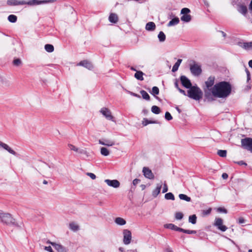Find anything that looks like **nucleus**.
<instances>
[{
    "label": "nucleus",
    "instance_id": "11",
    "mask_svg": "<svg viewBox=\"0 0 252 252\" xmlns=\"http://www.w3.org/2000/svg\"><path fill=\"white\" fill-rule=\"evenodd\" d=\"M124 234V243L128 245L130 243L131 239V233L130 231L127 229H125L123 231Z\"/></svg>",
    "mask_w": 252,
    "mask_h": 252
},
{
    "label": "nucleus",
    "instance_id": "8",
    "mask_svg": "<svg viewBox=\"0 0 252 252\" xmlns=\"http://www.w3.org/2000/svg\"><path fill=\"white\" fill-rule=\"evenodd\" d=\"M190 12V10L188 8H182L181 11V13L183 14V16L181 17V21L187 23L190 22L191 17L188 14Z\"/></svg>",
    "mask_w": 252,
    "mask_h": 252
},
{
    "label": "nucleus",
    "instance_id": "44",
    "mask_svg": "<svg viewBox=\"0 0 252 252\" xmlns=\"http://www.w3.org/2000/svg\"><path fill=\"white\" fill-rule=\"evenodd\" d=\"M183 218V214L181 212H177L175 214V218L177 220H181Z\"/></svg>",
    "mask_w": 252,
    "mask_h": 252
},
{
    "label": "nucleus",
    "instance_id": "9",
    "mask_svg": "<svg viewBox=\"0 0 252 252\" xmlns=\"http://www.w3.org/2000/svg\"><path fill=\"white\" fill-rule=\"evenodd\" d=\"M100 112L103 115V116L105 117L106 119L112 121L113 122L114 121V117L112 115L110 110H109L107 108H102L100 110Z\"/></svg>",
    "mask_w": 252,
    "mask_h": 252
},
{
    "label": "nucleus",
    "instance_id": "36",
    "mask_svg": "<svg viewBox=\"0 0 252 252\" xmlns=\"http://www.w3.org/2000/svg\"><path fill=\"white\" fill-rule=\"evenodd\" d=\"M100 153L104 156H107L109 155L110 153L108 150L105 147H101L100 149Z\"/></svg>",
    "mask_w": 252,
    "mask_h": 252
},
{
    "label": "nucleus",
    "instance_id": "23",
    "mask_svg": "<svg viewBox=\"0 0 252 252\" xmlns=\"http://www.w3.org/2000/svg\"><path fill=\"white\" fill-rule=\"evenodd\" d=\"M161 186H162V184L161 183L158 184L157 185L156 188L152 192V195L154 197H156L158 195V194L160 193Z\"/></svg>",
    "mask_w": 252,
    "mask_h": 252
},
{
    "label": "nucleus",
    "instance_id": "29",
    "mask_svg": "<svg viewBox=\"0 0 252 252\" xmlns=\"http://www.w3.org/2000/svg\"><path fill=\"white\" fill-rule=\"evenodd\" d=\"M179 19L178 17H175L169 21L167 24V26L168 27H171L177 25L179 23Z\"/></svg>",
    "mask_w": 252,
    "mask_h": 252
},
{
    "label": "nucleus",
    "instance_id": "61",
    "mask_svg": "<svg viewBox=\"0 0 252 252\" xmlns=\"http://www.w3.org/2000/svg\"><path fill=\"white\" fill-rule=\"evenodd\" d=\"M249 8H250V9L252 11V0L251 1Z\"/></svg>",
    "mask_w": 252,
    "mask_h": 252
},
{
    "label": "nucleus",
    "instance_id": "25",
    "mask_svg": "<svg viewBox=\"0 0 252 252\" xmlns=\"http://www.w3.org/2000/svg\"><path fill=\"white\" fill-rule=\"evenodd\" d=\"M118 20V17L115 13H111L109 16V21L112 23H116Z\"/></svg>",
    "mask_w": 252,
    "mask_h": 252
},
{
    "label": "nucleus",
    "instance_id": "50",
    "mask_svg": "<svg viewBox=\"0 0 252 252\" xmlns=\"http://www.w3.org/2000/svg\"><path fill=\"white\" fill-rule=\"evenodd\" d=\"M87 175L89 176L92 179H95L96 178L95 175L92 173H87Z\"/></svg>",
    "mask_w": 252,
    "mask_h": 252
},
{
    "label": "nucleus",
    "instance_id": "34",
    "mask_svg": "<svg viewBox=\"0 0 252 252\" xmlns=\"http://www.w3.org/2000/svg\"><path fill=\"white\" fill-rule=\"evenodd\" d=\"M157 123H158V122L157 121H153L149 120L146 118H144L142 124L144 126H146L150 124H157Z\"/></svg>",
    "mask_w": 252,
    "mask_h": 252
},
{
    "label": "nucleus",
    "instance_id": "17",
    "mask_svg": "<svg viewBox=\"0 0 252 252\" xmlns=\"http://www.w3.org/2000/svg\"><path fill=\"white\" fill-rule=\"evenodd\" d=\"M104 182L108 186L114 188H118L120 186V183L117 180L106 179Z\"/></svg>",
    "mask_w": 252,
    "mask_h": 252
},
{
    "label": "nucleus",
    "instance_id": "13",
    "mask_svg": "<svg viewBox=\"0 0 252 252\" xmlns=\"http://www.w3.org/2000/svg\"><path fill=\"white\" fill-rule=\"evenodd\" d=\"M223 220L220 218L216 219L214 225L218 227V228L221 231H225L227 227L223 225Z\"/></svg>",
    "mask_w": 252,
    "mask_h": 252
},
{
    "label": "nucleus",
    "instance_id": "46",
    "mask_svg": "<svg viewBox=\"0 0 252 252\" xmlns=\"http://www.w3.org/2000/svg\"><path fill=\"white\" fill-rule=\"evenodd\" d=\"M165 118L167 121H170L173 118L169 112H166L165 114Z\"/></svg>",
    "mask_w": 252,
    "mask_h": 252
},
{
    "label": "nucleus",
    "instance_id": "14",
    "mask_svg": "<svg viewBox=\"0 0 252 252\" xmlns=\"http://www.w3.org/2000/svg\"><path fill=\"white\" fill-rule=\"evenodd\" d=\"M142 172L145 178L149 179H154L155 176L154 174L152 173L151 170L148 167H144L143 168Z\"/></svg>",
    "mask_w": 252,
    "mask_h": 252
},
{
    "label": "nucleus",
    "instance_id": "31",
    "mask_svg": "<svg viewBox=\"0 0 252 252\" xmlns=\"http://www.w3.org/2000/svg\"><path fill=\"white\" fill-rule=\"evenodd\" d=\"M140 94L142 95V98L146 100H150V96L149 94L144 90H141L140 92Z\"/></svg>",
    "mask_w": 252,
    "mask_h": 252
},
{
    "label": "nucleus",
    "instance_id": "16",
    "mask_svg": "<svg viewBox=\"0 0 252 252\" xmlns=\"http://www.w3.org/2000/svg\"><path fill=\"white\" fill-rule=\"evenodd\" d=\"M181 83L185 88L189 89L191 87V83L190 80L185 76L182 75L180 77Z\"/></svg>",
    "mask_w": 252,
    "mask_h": 252
},
{
    "label": "nucleus",
    "instance_id": "33",
    "mask_svg": "<svg viewBox=\"0 0 252 252\" xmlns=\"http://www.w3.org/2000/svg\"><path fill=\"white\" fill-rule=\"evenodd\" d=\"M158 37L160 42H164L165 40L166 36L163 32H160Z\"/></svg>",
    "mask_w": 252,
    "mask_h": 252
},
{
    "label": "nucleus",
    "instance_id": "19",
    "mask_svg": "<svg viewBox=\"0 0 252 252\" xmlns=\"http://www.w3.org/2000/svg\"><path fill=\"white\" fill-rule=\"evenodd\" d=\"M0 148H2V149L5 150L10 154L13 155L14 156L17 155V153L12 150L7 144L3 143L2 142L0 141Z\"/></svg>",
    "mask_w": 252,
    "mask_h": 252
},
{
    "label": "nucleus",
    "instance_id": "35",
    "mask_svg": "<svg viewBox=\"0 0 252 252\" xmlns=\"http://www.w3.org/2000/svg\"><path fill=\"white\" fill-rule=\"evenodd\" d=\"M197 217L195 215H192L189 217V222L194 224L196 223Z\"/></svg>",
    "mask_w": 252,
    "mask_h": 252
},
{
    "label": "nucleus",
    "instance_id": "30",
    "mask_svg": "<svg viewBox=\"0 0 252 252\" xmlns=\"http://www.w3.org/2000/svg\"><path fill=\"white\" fill-rule=\"evenodd\" d=\"M182 59H178L177 60V62L174 64V65H173V66L172 67V72H174L178 70V68H179L181 63H182Z\"/></svg>",
    "mask_w": 252,
    "mask_h": 252
},
{
    "label": "nucleus",
    "instance_id": "60",
    "mask_svg": "<svg viewBox=\"0 0 252 252\" xmlns=\"http://www.w3.org/2000/svg\"><path fill=\"white\" fill-rule=\"evenodd\" d=\"M142 112L144 114H147L148 113V111L146 109L143 110Z\"/></svg>",
    "mask_w": 252,
    "mask_h": 252
},
{
    "label": "nucleus",
    "instance_id": "10",
    "mask_svg": "<svg viewBox=\"0 0 252 252\" xmlns=\"http://www.w3.org/2000/svg\"><path fill=\"white\" fill-rule=\"evenodd\" d=\"M68 147L70 150L74 151V152H77L80 154L86 155L87 157L89 156V153L85 149H79L71 144H68Z\"/></svg>",
    "mask_w": 252,
    "mask_h": 252
},
{
    "label": "nucleus",
    "instance_id": "64",
    "mask_svg": "<svg viewBox=\"0 0 252 252\" xmlns=\"http://www.w3.org/2000/svg\"><path fill=\"white\" fill-rule=\"evenodd\" d=\"M43 183L45 185H46L48 184V182L46 180H44Z\"/></svg>",
    "mask_w": 252,
    "mask_h": 252
},
{
    "label": "nucleus",
    "instance_id": "27",
    "mask_svg": "<svg viewBox=\"0 0 252 252\" xmlns=\"http://www.w3.org/2000/svg\"><path fill=\"white\" fill-rule=\"evenodd\" d=\"M115 222L116 224L120 225H124L126 223V221L120 217L116 218L115 220Z\"/></svg>",
    "mask_w": 252,
    "mask_h": 252
},
{
    "label": "nucleus",
    "instance_id": "63",
    "mask_svg": "<svg viewBox=\"0 0 252 252\" xmlns=\"http://www.w3.org/2000/svg\"><path fill=\"white\" fill-rule=\"evenodd\" d=\"M130 68L131 70L136 71H137L136 70V69L133 66H131Z\"/></svg>",
    "mask_w": 252,
    "mask_h": 252
},
{
    "label": "nucleus",
    "instance_id": "7",
    "mask_svg": "<svg viewBox=\"0 0 252 252\" xmlns=\"http://www.w3.org/2000/svg\"><path fill=\"white\" fill-rule=\"evenodd\" d=\"M190 70L192 75L199 76L201 74L202 69L201 65L193 62V63L190 64Z\"/></svg>",
    "mask_w": 252,
    "mask_h": 252
},
{
    "label": "nucleus",
    "instance_id": "12",
    "mask_svg": "<svg viewBox=\"0 0 252 252\" xmlns=\"http://www.w3.org/2000/svg\"><path fill=\"white\" fill-rule=\"evenodd\" d=\"M237 45L246 50H252V41L245 42L240 41L237 43Z\"/></svg>",
    "mask_w": 252,
    "mask_h": 252
},
{
    "label": "nucleus",
    "instance_id": "47",
    "mask_svg": "<svg viewBox=\"0 0 252 252\" xmlns=\"http://www.w3.org/2000/svg\"><path fill=\"white\" fill-rule=\"evenodd\" d=\"M212 211V209L211 208H209L207 210H203L202 214L204 216H207L209 215L211 213V212Z\"/></svg>",
    "mask_w": 252,
    "mask_h": 252
},
{
    "label": "nucleus",
    "instance_id": "1",
    "mask_svg": "<svg viewBox=\"0 0 252 252\" xmlns=\"http://www.w3.org/2000/svg\"><path fill=\"white\" fill-rule=\"evenodd\" d=\"M232 87L231 84L226 81H221L216 83L210 90L212 96L217 98H225L231 94Z\"/></svg>",
    "mask_w": 252,
    "mask_h": 252
},
{
    "label": "nucleus",
    "instance_id": "3",
    "mask_svg": "<svg viewBox=\"0 0 252 252\" xmlns=\"http://www.w3.org/2000/svg\"><path fill=\"white\" fill-rule=\"evenodd\" d=\"M203 93L197 86H192L188 91L187 96L195 100H199L202 98Z\"/></svg>",
    "mask_w": 252,
    "mask_h": 252
},
{
    "label": "nucleus",
    "instance_id": "41",
    "mask_svg": "<svg viewBox=\"0 0 252 252\" xmlns=\"http://www.w3.org/2000/svg\"><path fill=\"white\" fill-rule=\"evenodd\" d=\"M217 153H218V155L219 156H220V157L224 158L226 156L227 152L226 150H218Z\"/></svg>",
    "mask_w": 252,
    "mask_h": 252
},
{
    "label": "nucleus",
    "instance_id": "51",
    "mask_svg": "<svg viewBox=\"0 0 252 252\" xmlns=\"http://www.w3.org/2000/svg\"><path fill=\"white\" fill-rule=\"evenodd\" d=\"M238 222L239 224L244 223L245 222V220H244V219L243 218L241 217L238 219Z\"/></svg>",
    "mask_w": 252,
    "mask_h": 252
},
{
    "label": "nucleus",
    "instance_id": "59",
    "mask_svg": "<svg viewBox=\"0 0 252 252\" xmlns=\"http://www.w3.org/2000/svg\"><path fill=\"white\" fill-rule=\"evenodd\" d=\"M175 87L178 90V88H180L179 87V86H178V82L177 81H176V82L175 83Z\"/></svg>",
    "mask_w": 252,
    "mask_h": 252
},
{
    "label": "nucleus",
    "instance_id": "24",
    "mask_svg": "<svg viewBox=\"0 0 252 252\" xmlns=\"http://www.w3.org/2000/svg\"><path fill=\"white\" fill-rule=\"evenodd\" d=\"M145 29L148 31H153L156 29V25L153 22H149L146 24Z\"/></svg>",
    "mask_w": 252,
    "mask_h": 252
},
{
    "label": "nucleus",
    "instance_id": "62",
    "mask_svg": "<svg viewBox=\"0 0 252 252\" xmlns=\"http://www.w3.org/2000/svg\"><path fill=\"white\" fill-rule=\"evenodd\" d=\"M128 252H137L136 250H131L128 251Z\"/></svg>",
    "mask_w": 252,
    "mask_h": 252
},
{
    "label": "nucleus",
    "instance_id": "54",
    "mask_svg": "<svg viewBox=\"0 0 252 252\" xmlns=\"http://www.w3.org/2000/svg\"><path fill=\"white\" fill-rule=\"evenodd\" d=\"M235 163H236L240 165H245V166L247 165V163L243 160L239 161L236 162Z\"/></svg>",
    "mask_w": 252,
    "mask_h": 252
},
{
    "label": "nucleus",
    "instance_id": "37",
    "mask_svg": "<svg viewBox=\"0 0 252 252\" xmlns=\"http://www.w3.org/2000/svg\"><path fill=\"white\" fill-rule=\"evenodd\" d=\"M45 49L47 52L51 53L54 51V48L51 44H46L45 45Z\"/></svg>",
    "mask_w": 252,
    "mask_h": 252
},
{
    "label": "nucleus",
    "instance_id": "53",
    "mask_svg": "<svg viewBox=\"0 0 252 252\" xmlns=\"http://www.w3.org/2000/svg\"><path fill=\"white\" fill-rule=\"evenodd\" d=\"M44 250L49 252H54L50 246L44 247Z\"/></svg>",
    "mask_w": 252,
    "mask_h": 252
},
{
    "label": "nucleus",
    "instance_id": "57",
    "mask_svg": "<svg viewBox=\"0 0 252 252\" xmlns=\"http://www.w3.org/2000/svg\"><path fill=\"white\" fill-rule=\"evenodd\" d=\"M222 178L223 179H226L227 178H228V175L227 173H223L222 174Z\"/></svg>",
    "mask_w": 252,
    "mask_h": 252
},
{
    "label": "nucleus",
    "instance_id": "56",
    "mask_svg": "<svg viewBox=\"0 0 252 252\" xmlns=\"http://www.w3.org/2000/svg\"><path fill=\"white\" fill-rule=\"evenodd\" d=\"M178 90L181 94H183L185 95H187L184 90L181 89L180 88H178Z\"/></svg>",
    "mask_w": 252,
    "mask_h": 252
},
{
    "label": "nucleus",
    "instance_id": "58",
    "mask_svg": "<svg viewBox=\"0 0 252 252\" xmlns=\"http://www.w3.org/2000/svg\"><path fill=\"white\" fill-rule=\"evenodd\" d=\"M249 65L250 67L252 68V60L249 62Z\"/></svg>",
    "mask_w": 252,
    "mask_h": 252
},
{
    "label": "nucleus",
    "instance_id": "22",
    "mask_svg": "<svg viewBox=\"0 0 252 252\" xmlns=\"http://www.w3.org/2000/svg\"><path fill=\"white\" fill-rule=\"evenodd\" d=\"M79 65L83 66L89 69H92L93 68L92 64L87 61H83L79 63Z\"/></svg>",
    "mask_w": 252,
    "mask_h": 252
},
{
    "label": "nucleus",
    "instance_id": "32",
    "mask_svg": "<svg viewBox=\"0 0 252 252\" xmlns=\"http://www.w3.org/2000/svg\"><path fill=\"white\" fill-rule=\"evenodd\" d=\"M179 197L181 200H183L187 202H189L191 201L190 197L184 194H180L179 195Z\"/></svg>",
    "mask_w": 252,
    "mask_h": 252
},
{
    "label": "nucleus",
    "instance_id": "5",
    "mask_svg": "<svg viewBox=\"0 0 252 252\" xmlns=\"http://www.w3.org/2000/svg\"><path fill=\"white\" fill-rule=\"evenodd\" d=\"M41 3V1L38 0H32L27 2L29 4H39ZM7 4L9 5H24L27 3L25 0H8L7 1Z\"/></svg>",
    "mask_w": 252,
    "mask_h": 252
},
{
    "label": "nucleus",
    "instance_id": "20",
    "mask_svg": "<svg viewBox=\"0 0 252 252\" xmlns=\"http://www.w3.org/2000/svg\"><path fill=\"white\" fill-rule=\"evenodd\" d=\"M164 228L180 232L181 228L179 227L173 223H167L164 225Z\"/></svg>",
    "mask_w": 252,
    "mask_h": 252
},
{
    "label": "nucleus",
    "instance_id": "42",
    "mask_svg": "<svg viewBox=\"0 0 252 252\" xmlns=\"http://www.w3.org/2000/svg\"><path fill=\"white\" fill-rule=\"evenodd\" d=\"M180 232H182L183 233L189 234H195L196 233V231L195 230H186L183 229L182 228L181 229Z\"/></svg>",
    "mask_w": 252,
    "mask_h": 252
},
{
    "label": "nucleus",
    "instance_id": "39",
    "mask_svg": "<svg viewBox=\"0 0 252 252\" xmlns=\"http://www.w3.org/2000/svg\"><path fill=\"white\" fill-rule=\"evenodd\" d=\"M152 112L156 114H158L160 112V108L157 106H153L151 108Z\"/></svg>",
    "mask_w": 252,
    "mask_h": 252
},
{
    "label": "nucleus",
    "instance_id": "52",
    "mask_svg": "<svg viewBox=\"0 0 252 252\" xmlns=\"http://www.w3.org/2000/svg\"><path fill=\"white\" fill-rule=\"evenodd\" d=\"M140 182V180L139 179H135L134 180H133V181L132 182V183H133V185L134 186H136L138 183H139Z\"/></svg>",
    "mask_w": 252,
    "mask_h": 252
},
{
    "label": "nucleus",
    "instance_id": "49",
    "mask_svg": "<svg viewBox=\"0 0 252 252\" xmlns=\"http://www.w3.org/2000/svg\"><path fill=\"white\" fill-rule=\"evenodd\" d=\"M168 191V187L165 183H164L163 185V187L162 189V193L166 192Z\"/></svg>",
    "mask_w": 252,
    "mask_h": 252
},
{
    "label": "nucleus",
    "instance_id": "55",
    "mask_svg": "<svg viewBox=\"0 0 252 252\" xmlns=\"http://www.w3.org/2000/svg\"><path fill=\"white\" fill-rule=\"evenodd\" d=\"M129 94L131 95L134 96L135 97H138V98H140L141 97L140 96L139 94H135V93H134L133 92H129Z\"/></svg>",
    "mask_w": 252,
    "mask_h": 252
},
{
    "label": "nucleus",
    "instance_id": "48",
    "mask_svg": "<svg viewBox=\"0 0 252 252\" xmlns=\"http://www.w3.org/2000/svg\"><path fill=\"white\" fill-rule=\"evenodd\" d=\"M217 210L219 212H220V213H224L225 214L227 213V210L223 208L219 207L218 208Z\"/></svg>",
    "mask_w": 252,
    "mask_h": 252
},
{
    "label": "nucleus",
    "instance_id": "4",
    "mask_svg": "<svg viewBox=\"0 0 252 252\" xmlns=\"http://www.w3.org/2000/svg\"><path fill=\"white\" fill-rule=\"evenodd\" d=\"M0 220L3 223L7 225H16L15 219L9 213L0 212Z\"/></svg>",
    "mask_w": 252,
    "mask_h": 252
},
{
    "label": "nucleus",
    "instance_id": "6",
    "mask_svg": "<svg viewBox=\"0 0 252 252\" xmlns=\"http://www.w3.org/2000/svg\"><path fill=\"white\" fill-rule=\"evenodd\" d=\"M242 147L252 153V138H245L241 139Z\"/></svg>",
    "mask_w": 252,
    "mask_h": 252
},
{
    "label": "nucleus",
    "instance_id": "21",
    "mask_svg": "<svg viewBox=\"0 0 252 252\" xmlns=\"http://www.w3.org/2000/svg\"><path fill=\"white\" fill-rule=\"evenodd\" d=\"M237 10L239 13H241L244 15H246L248 11L247 6L243 4L238 5Z\"/></svg>",
    "mask_w": 252,
    "mask_h": 252
},
{
    "label": "nucleus",
    "instance_id": "2",
    "mask_svg": "<svg viewBox=\"0 0 252 252\" xmlns=\"http://www.w3.org/2000/svg\"><path fill=\"white\" fill-rule=\"evenodd\" d=\"M215 76H211L208 78L207 80L205 82L206 87V88L204 89L205 93V97L209 101L214 100V98L212 96L211 91L210 90L211 88H212L215 85Z\"/></svg>",
    "mask_w": 252,
    "mask_h": 252
},
{
    "label": "nucleus",
    "instance_id": "43",
    "mask_svg": "<svg viewBox=\"0 0 252 252\" xmlns=\"http://www.w3.org/2000/svg\"><path fill=\"white\" fill-rule=\"evenodd\" d=\"M151 94L154 95H156L159 94V89L157 87H153L152 88Z\"/></svg>",
    "mask_w": 252,
    "mask_h": 252
},
{
    "label": "nucleus",
    "instance_id": "26",
    "mask_svg": "<svg viewBox=\"0 0 252 252\" xmlns=\"http://www.w3.org/2000/svg\"><path fill=\"white\" fill-rule=\"evenodd\" d=\"M69 228L74 232H76L79 229V226L75 222H72L69 224Z\"/></svg>",
    "mask_w": 252,
    "mask_h": 252
},
{
    "label": "nucleus",
    "instance_id": "45",
    "mask_svg": "<svg viewBox=\"0 0 252 252\" xmlns=\"http://www.w3.org/2000/svg\"><path fill=\"white\" fill-rule=\"evenodd\" d=\"M13 63L14 65L18 66L21 64V61L19 59H16L14 60Z\"/></svg>",
    "mask_w": 252,
    "mask_h": 252
},
{
    "label": "nucleus",
    "instance_id": "18",
    "mask_svg": "<svg viewBox=\"0 0 252 252\" xmlns=\"http://www.w3.org/2000/svg\"><path fill=\"white\" fill-rule=\"evenodd\" d=\"M99 144L106 146H112L115 145V142L113 140L107 139L105 138H102L101 139H99L98 141Z\"/></svg>",
    "mask_w": 252,
    "mask_h": 252
},
{
    "label": "nucleus",
    "instance_id": "28",
    "mask_svg": "<svg viewBox=\"0 0 252 252\" xmlns=\"http://www.w3.org/2000/svg\"><path fill=\"white\" fill-rule=\"evenodd\" d=\"M144 73L141 71H136V72L134 74V77L138 80L142 81L144 80L143 77Z\"/></svg>",
    "mask_w": 252,
    "mask_h": 252
},
{
    "label": "nucleus",
    "instance_id": "15",
    "mask_svg": "<svg viewBox=\"0 0 252 252\" xmlns=\"http://www.w3.org/2000/svg\"><path fill=\"white\" fill-rule=\"evenodd\" d=\"M47 243L52 245L58 252H67V249L61 244L50 241H48Z\"/></svg>",
    "mask_w": 252,
    "mask_h": 252
},
{
    "label": "nucleus",
    "instance_id": "40",
    "mask_svg": "<svg viewBox=\"0 0 252 252\" xmlns=\"http://www.w3.org/2000/svg\"><path fill=\"white\" fill-rule=\"evenodd\" d=\"M8 20L11 23H15L17 21V16L14 15H10L8 17Z\"/></svg>",
    "mask_w": 252,
    "mask_h": 252
},
{
    "label": "nucleus",
    "instance_id": "38",
    "mask_svg": "<svg viewBox=\"0 0 252 252\" xmlns=\"http://www.w3.org/2000/svg\"><path fill=\"white\" fill-rule=\"evenodd\" d=\"M164 197L167 200H174L175 197L173 194L171 192H168L165 194Z\"/></svg>",
    "mask_w": 252,
    "mask_h": 252
}]
</instances>
